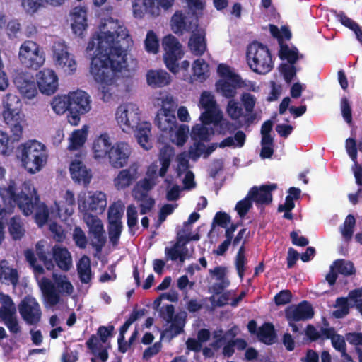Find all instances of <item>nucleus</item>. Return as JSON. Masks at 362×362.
<instances>
[{"label":"nucleus","mask_w":362,"mask_h":362,"mask_svg":"<svg viewBox=\"0 0 362 362\" xmlns=\"http://www.w3.org/2000/svg\"><path fill=\"white\" fill-rule=\"evenodd\" d=\"M97 44L95 55L91 58L90 72L97 83L101 84L102 99L111 98L106 86L113 83L116 72L127 66V52L133 40L126 28L119 26L115 32L101 31L89 41L87 49L93 50Z\"/></svg>","instance_id":"f257e3e1"},{"label":"nucleus","mask_w":362,"mask_h":362,"mask_svg":"<svg viewBox=\"0 0 362 362\" xmlns=\"http://www.w3.org/2000/svg\"><path fill=\"white\" fill-rule=\"evenodd\" d=\"M18 209L23 215L28 216L35 212V222L39 226H44L49 218V209L47 206L41 202L37 189L30 180L21 183Z\"/></svg>","instance_id":"f03ea898"},{"label":"nucleus","mask_w":362,"mask_h":362,"mask_svg":"<svg viewBox=\"0 0 362 362\" xmlns=\"http://www.w3.org/2000/svg\"><path fill=\"white\" fill-rule=\"evenodd\" d=\"M18 157L28 173L35 174L40 171L47 162V147L35 139L28 140L18 147Z\"/></svg>","instance_id":"7ed1b4c3"},{"label":"nucleus","mask_w":362,"mask_h":362,"mask_svg":"<svg viewBox=\"0 0 362 362\" xmlns=\"http://www.w3.org/2000/svg\"><path fill=\"white\" fill-rule=\"evenodd\" d=\"M246 56L250 68L258 74H266L273 69L270 51L261 42L250 44L247 47Z\"/></svg>","instance_id":"20e7f679"},{"label":"nucleus","mask_w":362,"mask_h":362,"mask_svg":"<svg viewBox=\"0 0 362 362\" xmlns=\"http://www.w3.org/2000/svg\"><path fill=\"white\" fill-rule=\"evenodd\" d=\"M21 102L14 95L8 93L3 98L4 121L10 127L13 136V141H18L23 133L21 119L20 116Z\"/></svg>","instance_id":"39448f33"},{"label":"nucleus","mask_w":362,"mask_h":362,"mask_svg":"<svg viewBox=\"0 0 362 362\" xmlns=\"http://www.w3.org/2000/svg\"><path fill=\"white\" fill-rule=\"evenodd\" d=\"M21 189V185L18 186L14 180H10L7 186L0 187V197L4 204H0V231L4 228V220L7 215L12 213L16 206L18 207Z\"/></svg>","instance_id":"423d86ee"},{"label":"nucleus","mask_w":362,"mask_h":362,"mask_svg":"<svg viewBox=\"0 0 362 362\" xmlns=\"http://www.w3.org/2000/svg\"><path fill=\"white\" fill-rule=\"evenodd\" d=\"M115 117L122 131L130 133L139 125L141 111L136 104L127 103L117 107Z\"/></svg>","instance_id":"0eeeda50"},{"label":"nucleus","mask_w":362,"mask_h":362,"mask_svg":"<svg viewBox=\"0 0 362 362\" xmlns=\"http://www.w3.org/2000/svg\"><path fill=\"white\" fill-rule=\"evenodd\" d=\"M19 59L26 68L37 70L45 63V56L40 46L31 40L25 41L19 50Z\"/></svg>","instance_id":"6e6552de"},{"label":"nucleus","mask_w":362,"mask_h":362,"mask_svg":"<svg viewBox=\"0 0 362 362\" xmlns=\"http://www.w3.org/2000/svg\"><path fill=\"white\" fill-rule=\"evenodd\" d=\"M162 46L164 49L163 59L166 67L173 74L179 71L178 61L183 57L184 52L178 40L172 35L163 37Z\"/></svg>","instance_id":"1a4fd4ad"},{"label":"nucleus","mask_w":362,"mask_h":362,"mask_svg":"<svg viewBox=\"0 0 362 362\" xmlns=\"http://www.w3.org/2000/svg\"><path fill=\"white\" fill-rule=\"evenodd\" d=\"M172 103V98L169 99L167 97L165 100H163L162 107L158 111L154 121L158 128L162 132L168 134L170 137L173 136V133L177 125L174 110L170 107Z\"/></svg>","instance_id":"9d476101"},{"label":"nucleus","mask_w":362,"mask_h":362,"mask_svg":"<svg viewBox=\"0 0 362 362\" xmlns=\"http://www.w3.org/2000/svg\"><path fill=\"white\" fill-rule=\"evenodd\" d=\"M0 321L8 328L13 335L21 334V327L16 314V308L12 298L4 296L0 307Z\"/></svg>","instance_id":"9b49d317"},{"label":"nucleus","mask_w":362,"mask_h":362,"mask_svg":"<svg viewBox=\"0 0 362 362\" xmlns=\"http://www.w3.org/2000/svg\"><path fill=\"white\" fill-rule=\"evenodd\" d=\"M53 59L57 66L68 74H73L77 68L74 56L68 51L64 42H55L52 46Z\"/></svg>","instance_id":"f8f14e48"},{"label":"nucleus","mask_w":362,"mask_h":362,"mask_svg":"<svg viewBox=\"0 0 362 362\" xmlns=\"http://www.w3.org/2000/svg\"><path fill=\"white\" fill-rule=\"evenodd\" d=\"M22 319L29 325H37L42 317V310L37 300L31 296H25L18 304Z\"/></svg>","instance_id":"ddd939ff"},{"label":"nucleus","mask_w":362,"mask_h":362,"mask_svg":"<svg viewBox=\"0 0 362 362\" xmlns=\"http://www.w3.org/2000/svg\"><path fill=\"white\" fill-rule=\"evenodd\" d=\"M131 153L132 149L127 143L116 142L110 149L109 163L115 168H121L127 164Z\"/></svg>","instance_id":"4468645a"},{"label":"nucleus","mask_w":362,"mask_h":362,"mask_svg":"<svg viewBox=\"0 0 362 362\" xmlns=\"http://www.w3.org/2000/svg\"><path fill=\"white\" fill-rule=\"evenodd\" d=\"M37 84L42 94L51 95L58 89V76L50 69H43L37 74Z\"/></svg>","instance_id":"2eb2a0df"},{"label":"nucleus","mask_w":362,"mask_h":362,"mask_svg":"<svg viewBox=\"0 0 362 362\" xmlns=\"http://www.w3.org/2000/svg\"><path fill=\"white\" fill-rule=\"evenodd\" d=\"M13 82L23 97L32 99L37 94V84L29 73H18L14 77Z\"/></svg>","instance_id":"dca6fc26"},{"label":"nucleus","mask_w":362,"mask_h":362,"mask_svg":"<svg viewBox=\"0 0 362 362\" xmlns=\"http://www.w3.org/2000/svg\"><path fill=\"white\" fill-rule=\"evenodd\" d=\"M312 305L307 300H303L296 305H290L285 310L287 321H305L314 316Z\"/></svg>","instance_id":"f3484780"},{"label":"nucleus","mask_w":362,"mask_h":362,"mask_svg":"<svg viewBox=\"0 0 362 362\" xmlns=\"http://www.w3.org/2000/svg\"><path fill=\"white\" fill-rule=\"evenodd\" d=\"M276 188V184L262 185L260 187L253 186L247 194L256 206L269 205L272 202V192Z\"/></svg>","instance_id":"a211bd4d"},{"label":"nucleus","mask_w":362,"mask_h":362,"mask_svg":"<svg viewBox=\"0 0 362 362\" xmlns=\"http://www.w3.org/2000/svg\"><path fill=\"white\" fill-rule=\"evenodd\" d=\"M69 111L86 113L90 110V96L83 90H77L68 95Z\"/></svg>","instance_id":"6ab92c4d"},{"label":"nucleus","mask_w":362,"mask_h":362,"mask_svg":"<svg viewBox=\"0 0 362 362\" xmlns=\"http://www.w3.org/2000/svg\"><path fill=\"white\" fill-rule=\"evenodd\" d=\"M106 204L105 194L102 192H95L88 197L87 204L85 200L82 205L79 203V209L83 207L82 211L100 214L104 211Z\"/></svg>","instance_id":"aec40b11"},{"label":"nucleus","mask_w":362,"mask_h":362,"mask_svg":"<svg viewBox=\"0 0 362 362\" xmlns=\"http://www.w3.org/2000/svg\"><path fill=\"white\" fill-rule=\"evenodd\" d=\"M188 47L191 52L198 57L202 56L207 49L206 32L204 29L193 31L189 42Z\"/></svg>","instance_id":"412c9836"},{"label":"nucleus","mask_w":362,"mask_h":362,"mask_svg":"<svg viewBox=\"0 0 362 362\" xmlns=\"http://www.w3.org/2000/svg\"><path fill=\"white\" fill-rule=\"evenodd\" d=\"M137 174V167L134 165L120 170L113 180L115 188L121 190L129 187L136 180Z\"/></svg>","instance_id":"4be33fe9"},{"label":"nucleus","mask_w":362,"mask_h":362,"mask_svg":"<svg viewBox=\"0 0 362 362\" xmlns=\"http://www.w3.org/2000/svg\"><path fill=\"white\" fill-rule=\"evenodd\" d=\"M70 173L73 180L84 185L90 183L92 175L82 161L75 160L70 164Z\"/></svg>","instance_id":"5701e85b"},{"label":"nucleus","mask_w":362,"mask_h":362,"mask_svg":"<svg viewBox=\"0 0 362 362\" xmlns=\"http://www.w3.org/2000/svg\"><path fill=\"white\" fill-rule=\"evenodd\" d=\"M146 81L152 88H162L170 84V75L165 70H148L146 73Z\"/></svg>","instance_id":"b1692460"},{"label":"nucleus","mask_w":362,"mask_h":362,"mask_svg":"<svg viewBox=\"0 0 362 362\" xmlns=\"http://www.w3.org/2000/svg\"><path fill=\"white\" fill-rule=\"evenodd\" d=\"M52 251V258L57 267L65 272L69 271L72 264V259L69 250L66 247L54 245Z\"/></svg>","instance_id":"393cba45"},{"label":"nucleus","mask_w":362,"mask_h":362,"mask_svg":"<svg viewBox=\"0 0 362 362\" xmlns=\"http://www.w3.org/2000/svg\"><path fill=\"white\" fill-rule=\"evenodd\" d=\"M71 28L73 32L76 35L81 36L83 31L88 27L86 10L82 7H75L71 12Z\"/></svg>","instance_id":"a878e982"},{"label":"nucleus","mask_w":362,"mask_h":362,"mask_svg":"<svg viewBox=\"0 0 362 362\" xmlns=\"http://www.w3.org/2000/svg\"><path fill=\"white\" fill-rule=\"evenodd\" d=\"M246 86L245 81L241 79L240 83H236L231 82L228 79H219L216 83L217 92L220 93L223 97L232 99L237 93V88L245 87Z\"/></svg>","instance_id":"bb28decb"},{"label":"nucleus","mask_w":362,"mask_h":362,"mask_svg":"<svg viewBox=\"0 0 362 362\" xmlns=\"http://www.w3.org/2000/svg\"><path fill=\"white\" fill-rule=\"evenodd\" d=\"M112 147L110 141V137L107 134H103L98 137L95 139L93 143V156L95 159H100L106 158L110 148Z\"/></svg>","instance_id":"cd10ccee"},{"label":"nucleus","mask_w":362,"mask_h":362,"mask_svg":"<svg viewBox=\"0 0 362 362\" xmlns=\"http://www.w3.org/2000/svg\"><path fill=\"white\" fill-rule=\"evenodd\" d=\"M218 146V144L212 143L206 148L203 142H194L193 145L189 148V155L193 160H197L202 155L204 158H206Z\"/></svg>","instance_id":"c85d7f7f"},{"label":"nucleus","mask_w":362,"mask_h":362,"mask_svg":"<svg viewBox=\"0 0 362 362\" xmlns=\"http://www.w3.org/2000/svg\"><path fill=\"white\" fill-rule=\"evenodd\" d=\"M41 290L45 300L50 305L54 306L60 301L59 292L57 291L56 287L51 281L45 279L41 284Z\"/></svg>","instance_id":"c756f323"},{"label":"nucleus","mask_w":362,"mask_h":362,"mask_svg":"<svg viewBox=\"0 0 362 362\" xmlns=\"http://www.w3.org/2000/svg\"><path fill=\"white\" fill-rule=\"evenodd\" d=\"M138 143L142 148L148 150L151 148L150 141L151 136V124L149 122H140L138 127L134 129Z\"/></svg>","instance_id":"7c9ffc66"},{"label":"nucleus","mask_w":362,"mask_h":362,"mask_svg":"<svg viewBox=\"0 0 362 362\" xmlns=\"http://www.w3.org/2000/svg\"><path fill=\"white\" fill-rule=\"evenodd\" d=\"M172 30L175 34L182 35L184 31L193 28L192 22L187 25V17L182 11H176L171 18Z\"/></svg>","instance_id":"2f4dec72"},{"label":"nucleus","mask_w":362,"mask_h":362,"mask_svg":"<svg viewBox=\"0 0 362 362\" xmlns=\"http://www.w3.org/2000/svg\"><path fill=\"white\" fill-rule=\"evenodd\" d=\"M76 269L80 281L88 284L92 279L90 259L87 255H83L76 264Z\"/></svg>","instance_id":"473e14b6"},{"label":"nucleus","mask_w":362,"mask_h":362,"mask_svg":"<svg viewBox=\"0 0 362 362\" xmlns=\"http://www.w3.org/2000/svg\"><path fill=\"white\" fill-rule=\"evenodd\" d=\"M86 347L90 351L91 354L98 356L102 362H106L109 355L107 348L101 349L102 345L99 344L98 337L95 334H92L86 342Z\"/></svg>","instance_id":"72a5a7b5"},{"label":"nucleus","mask_w":362,"mask_h":362,"mask_svg":"<svg viewBox=\"0 0 362 362\" xmlns=\"http://www.w3.org/2000/svg\"><path fill=\"white\" fill-rule=\"evenodd\" d=\"M257 336L259 340L265 344L271 345L274 344L276 338V333L273 324L270 322L264 323L258 329Z\"/></svg>","instance_id":"f704fd0d"},{"label":"nucleus","mask_w":362,"mask_h":362,"mask_svg":"<svg viewBox=\"0 0 362 362\" xmlns=\"http://www.w3.org/2000/svg\"><path fill=\"white\" fill-rule=\"evenodd\" d=\"M0 279L5 283H11L16 286L18 282V274L16 269L8 266V262L5 259L0 262Z\"/></svg>","instance_id":"c9c22d12"},{"label":"nucleus","mask_w":362,"mask_h":362,"mask_svg":"<svg viewBox=\"0 0 362 362\" xmlns=\"http://www.w3.org/2000/svg\"><path fill=\"white\" fill-rule=\"evenodd\" d=\"M335 17L344 26L354 31L356 39L362 44V30L359 25L349 18L344 11L336 12Z\"/></svg>","instance_id":"e433bc0d"},{"label":"nucleus","mask_w":362,"mask_h":362,"mask_svg":"<svg viewBox=\"0 0 362 362\" xmlns=\"http://www.w3.org/2000/svg\"><path fill=\"white\" fill-rule=\"evenodd\" d=\"M64 199V200L57 206L58 213L71 216L74 212L76 204L74 194L70 190H66Z\"/></svg>","instance_id":"4c0bfd02"},{"label":"nucleus","mask_w":362,"mask_h":362,"mask_svg":"<svg viewBox=\"0 0 362 362\" xmlns=\"http://www.w3.org/2000/svg\"><path fill=\"white\" fill-rule=\"evenodd\" d=\"M246 140V134L242 130H238L235 133L234 137L228 136L218 143V147L224 148L226 147L242 148Z\"/></svg>","instance_id":"58836bf2"},{"label":"nucleus","mask_w":362,"mask_h":362,"mask_svg":"<svg viewBox=\"0 0 362 362\" xmlns=\"http://www.w3.org/2000/svg\"><path fill=\"white\" fill-rule=\"evenodd\" d=\"M8 231L14 240H19L24 236L25 230L20 216H15L10 219Z\"/></svg>","instance_id":"ea45409f"},{"label":"nucleus","mask_w":362,"mask_h":362,"mask_svg":"<svg viewBox=\"0 0 362 362\" xmlns=\"http://www.w3.org/2000/svg\"><path fill=\"white\" fill-rule=\"evenodd\" d=\"M211 133H213L212 129L210 131L204 124H197L192 127L190 136L194 142L209 141Z\"/></svg>","instance_id":"a19ab883"},{"label":"nucleus","mask_w":362,"mask_h":362,"mask_svg":"<svg viewBox=\"0 0 362 362\" xmlns=\"http://www.w3.org/2000/svg\"><path fill=\"white\" fill-rule=\"evenodd\" d=\"M87 139L86 129H77L73 132L70 137V143L68 148L70 151L78 150L83 146Z\"/></svg>","instance_id":"79ce46f5"},{"label":"nucleus","mask_w":362,"mask_h":362,"mask_svg":"<svg viewBox=\"0 0 362 362\" xmlns=\"http://www.w3.org/2000/svg\"><path fill=\"white\" fill-rule=\"evenodd\" d=\"M214 127L216 128L218 134L225 136L227 134H233L235 133L240 127L224 118L222 115Z\"/></svg>","instance_id":"37998d69"},{"label":"nucleus","mask_w":362,"mask_h":362,"mask_svg":"<svg viewBox=\"0 0 362 362\" xmlns=\"http://www.w3.org/2000/svg\"><path fill=\"white\" fill-rule=\"evenodd\" d=\"M36 255L40 261L42 262L47 270H52L54 268L53 260L49 257V252L45 250L44 241H38L35 245Z\"/></svg>","instance_id":"c03bdc74"},{"label":"nucleus","mask_w":362,"mask_h":362,"mask_svg":"<svg viewBox=\"0 0 362 362\" xmlns=\"http://www.w3.org/2000/svg\"><path fill=\"white\" fill-rule=\"evenodd\" d=\"M222 112L217 108L204 109L200 115V120L204 125L213 124L214 127L220 119Z\"/></svg>","instance_id":"a18cd8bd"},{"label":"nucleus","mask_w":362,"mask_h":362,"mask_svg":"<svg viewBox=\"0 0 362 362\" xmlns=\"http://www.w3.org/2000/svg\"><path fill=\"white\" fill-rule=\"evenodd\" d=\"M144 315V310H137L134 309L131 314L129 315V317L127 319L125 322L119 328V334L118 338L121 341L124 340V334L127 332L129 327L131 326L132 324H133L135 321H136L138 319Z\"/></svg>","instance_id":"49530a36"},{"label":"nucleus","mask_w":362,"mask_h":362,"mask_svg":"<svg viewBox=\"0 0 362 362\" xmlns=\"http://www.w3.org/2000/svg\"><path fill=\"white\" fill-rule=\"evenodd\" d=\"M137 216L138 213L136 206L134 204L129 205L127 209V226L129 232L132 235H134L136 230L139 228Z\"/></svg>","instance_id":"de8ad7c7"},{"label":"nucleus","mask_w":362,"mask_h":362,"mask_svg":"<svg viewBox=\"0 0 362 362\" xmlns=\"http://www.w3.org/2000/svg\"><path fill=\"white\" fill-rule=\"evenodd\" d=\"M279 56L281 60H287L294 64L298 59V51L296 47L290 49L287 45H281Z\"/></svg>","instance_id":"09e8293b"},{"label":"nucleus","mask_w":362,"mask_h":362,"mask_svg":"<svg viewBox=\"0 0 362 362\" xmlns=\"http://www.w3.org/2000/svg\"><path fill=\"white\" fill-rule=\"evenodd\" d=\"M217 72L221 79H228L231 82L238 84L241 81V77L233 72L229 66L226 64H220L217 68Z\"/></svg>","instance_id":"8fccbe9b"},{"label":"nucleus","mask_w":362,"mask_h":362,"mask_svg":"<svg viewBox=\"0 0 362 362\" xmlns=\"http://www.w3.org/2000/svg\"><path fill=\"white\" fill-rule=\"evenodd\" d=\"M189 127L185 124H181L176 130H174L173 136L170 137L171 141L177 146H183L188 138Z\"/></svg>","instance_id":"3c124183"},{"label":"nucleus","mask_w":362,"mask_h":362,"mask_svg":"<svg viewBox=\"0 0 362 362\" xmlns=\"http://www.w3.org/2000/svg\"><path fill=\"white\" fill-rule=\"evenodd\" d=\"M108 235L110 243L113 246L119 243L120 235L122 231V222H108Z\"/></svg>","instance_id":"603ef678"},{"label":"nucleus","mask_w":362,"mask_h":362,"mask_svg":"<svg viewBox=\"0 0 362 362\" xmlns=\"http://www.w3.org/2000/svg\"><path fill=\"white\" fill-rule=\"evenodd\" d=\"M334 307L339 308L333 311V316L337 319L343 318L349 313L350 306L347 298L338 297L336 299Z\"/></svg>","instance_id":"864d4df0"},{"label":"nucleus","mask_w":362,"mask_h":362,"mask_svg":"<svg viewBox=\"0 0 362 362\" xmlns=\"http://www.w3.org/2000/svg\"><path fill=\"white\" fill-rule=\"evenodd\" d=\"M355 226L356 219L354 216L352 214L347 215L342 226L341 227V235L346 240L351 239Z\"/></svg>","instance_id":"5fc2aeb1"},{"label":"nucleus","mask_w":362,"mask_h":362,"mask_svg":"<svg viewBox=\"0 0 362 362\" xmlns=\"http://www.w3.org/2000/svg\"><path fill=\"white\" fill-rule=\"evenodd\" d=\"M146 50L152 54H157L159 51V40L153 30L148 31L144 40Z\"/></svg>","instance_id":"6e6d98bb"},{"label":"nucleus","mask_w":362,"mask_h":362,"mask_svg":"<svg viewBox=\"0 0 362 362\" xmlns=\"http://www.w3.org/2000/svg\"><path fill=\"white\" fill-rule=\"evenodd\" d=\"M172 152L173 149H168L167 147L163 149L160 152V156L159 158L161 165V168L159 170L160 177H164L169 168L171 161V157L173 156Z\"/></svg>","instance_id":"4d7b16f0"},{"label":"nucleus","mask_w":362,"mask_h":362,"mask_svg":"<svg viewBox=\"0 0 362 362\" xmlns=\"http://www.w3.org/2000/svg\"><path fill=\"white\" fill-rule=\"evenodd\" d=\"M207 68L208 64L204 59H196L192 66L193 76L201 81H204L207 77V75L206 74Z\"/></svg>","instance_id":"13d9d810"},{"label":"nucleus","mask_w":362,"mask_h":362,"mask_svg":"<svg viewBox=\"0 0 362 362\" xmlns=\"http://www.w3.org/2000/svg\"><path fill=\"white\" fill-rule=\"evenodd\" d=\"M334 265L337 272L345 276H351L356 272L354 264L350 261L338 259L334 262Z\"/></svg>","instance_id":"bf43d9fd"},{"label":"nucleus","mask_w":362,"mask_h":362,"mask_svg":"<svg viewBox=\"0 0 362 362\" xmlns=\"http://www.w3.org/2000/svg\"><path fill=\"white\" fill-rule=\"evenodd\" d=\"M170 322V325L165 329L164 333L170 339L181 334L183 332L184 327V322L180 319H178L177 316H175Z\"/></svg>","instance_id":"052dcab7"},{"label":"nucleus","mask_w":362,"mask_h":362,"mask_svg":"<svg viewBox=\"0 0 362 362\" xmlns=\"http://www.w3.org/2000/svg\"><path fill=\"white\" fill-rule=\"evenodd\" d=\"M245 241L243 242V245L239 248L238 253L236 255V257H235V267H236V270L238 274V276L240 278H243V276H244L245 270V264L246 262V259H245Z\"/></svg>","instance_id":"680f3d73"},{"label":"nucleus","mask_w":362,"mask_h":362,"mask_svg":"<svg viewBox=\"0 0 362 362\" xmlns=\"http://www.w3.org/2000/svg\"><path fill=\"white\" fill-rule=\"evenodd\" d=\"M252 207V202L247 194L246 197L237 202L235 210L240 218H244Z\"/></svg>","instance_id":"e2e57ef3"},{"label":"nucleus","mask_w":362,"mask_h":362,"mask_svg":"<svg viewBox=\"0 0 362 362\" xmlns=\"http://www.w3.org/2000/svg\"><path fill=\"white\" fill-rule=\"evenodd\" d=\"M68 103H69L68 96L55 97L52 102V107L57 115H61L66 110L69 111V104L68 105Z\"/></svg>","instance_id":"0e129e2a"},{"label":"nucleus","mask_w":362,"mask_h":362,"mask_svg":"<svg viewBox=\"0 0 362 362\" xmlns=\"http://www.w3.org/2000/svg\"><path fill=\"white\" fill-rule=\"evenodd\" d=\"M226 112L228 116L233 120L238 119L243 114V108L233 98L228 103Z\"/></svg>","instance_id":"69168bd1"},{"label":"nucleus","mask_w":362,"mask_h":362,"mask_svg":"<svg viewBox=\"0 0 362 362\" xmlns=\"http://www.w3.org/2000/svg\"><path fill=\"white\" fill-rule=\"evenodd\" d=\"M340 107L344 119L350 127H352L354 125L352 118V110L350 103L347 98L343 97L341 99Z\"/></svg>","instance_id":"338daca9"},{"label":"nucleus","mask_w":362,"mask_h":362,"mask_svg":"<svg viewBox=\"0 0 362 362\" xmlns=\"http://www.w3.org/2000/svg\"><path fill=\"white\" fill-rule=\"evenodd\" d=\"M124 209L120 205L113 204L110 206L107 212L108 222H122Z\"/></svg>","instance_id":"774afa93"}]
</instances>
